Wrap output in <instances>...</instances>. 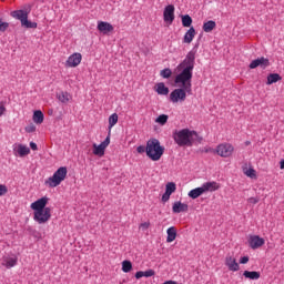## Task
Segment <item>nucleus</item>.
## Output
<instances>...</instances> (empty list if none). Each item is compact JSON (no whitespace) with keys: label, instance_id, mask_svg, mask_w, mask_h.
<instances>
[{"label":"nucleus","instance_id":"f257e3e1","mask_svg":"<svg viewBox=\"0 0 284 284\" xmlns=\"http://www.w3.org/2000/svg\"><path fill=\"white\" fill-rule=\"evenodd\" d=\"M196 63V47L187 52L185 59L178 65L176 70L180 72L174 80L179 87L170 94L172 103L183 102L187 99V94H192V72Z\"/></svg>","mask_w":284,"mask_h":284},{"label":"nucleus","instance_id":"f03ea898","mask_svg":"<svg viewBox=\"0 0 284 284\" xmlns=\"http://www.w3.org/2000/svg\"><path fill=\"white\" fill-rule=\"evenodd\" d=\"M173 140L179 145V148H192L194 142L201 143L203 138L199 136L196 131L190 129H182L173 132Z\"/></svg>","mask_w":284,"mask_h":284},{"label":"nucleus","instance_id":"7ed1b4c3","mask_svg":"<svg viewBox=\"0 0 284 284\" xmlns=\"http://www.w3.org/2000/svg\"><path fill=\"white\" fill-rule=\"evenodd\" d=\"M146 156L151 159V161H161V156H163L165 152V148L161 146V142L156 139H151L146 142Z\"/></svg>","mask_w":284,"mask_h":284},{"label":"nucleus","instance_id":"20e7f679","mask_svg":"<svg viewBox=\"0 0 284 284\" xmlns=\"http://www.w3.org/2000/svg\"><path fill=\"white\" fill-rule=\"evenodd\" d=\"M65 176H68V168L61 166L52 176L44 181V185H47V187H59V185L65 181Z\"/></svg>","mask_w":284,"mask_h":284},{"label":"nucleus","instance_id":"39448f33","mask_svg":"<svg viewBox=\"0 0 284 284\" xmlns=\"http://www.w3.org/2000/svg\"><path fill=\"white\" fill-rule=\"evenodd\" d=\"M28 14H30V12H28L27 10H16L11 12V17L20 21L22 28H27L28 30L37 29V22L28 20Z\"/></svg>","mask_w":284,"mask_h":284},{"label":"nucleus","instance_id":"423d86ee","mask_svg":"<svg viewBox=\"0 0 284 284\" xmlns=\"http://www.w3.org/2000/svg\"><path fill=\"white\" fill-rule=\"evenodd\" d=\"M52 209L45 207L42 211H34V221L39 223L40 225H43V223H48L50 221V217L52 216Z\"/></svg>","mask_w":284,"mask_h":284},{"label":"nucleus","instance_id":"0eeeda50","mask_svg":"<svg viewBox=\"0 0 284 284\" xmlns=\"http://www.w3.org/2000/svg\"><path fill=\"white\" fill-rule=\"evenodd\" d=\"M233 153L234 146L230 143H222L219 144L216 148V154H219V156H222L223 159L232 156Z\"/></svg>","mask_w":284,"mask_h":284},{"label":"nucleus","instance_id":"6e6552de","mask_svg":"<svg viewBox=\"0 0 284 284\" xmlns=\"http://www.w3.org/2000/svg\"><path fill=\"white\" fill-rule=\"evenodd\" d=\"M248 68L250 70H255V68H262V70H265L266 68H270V59L265 57L257 58L250 63Z\"/></svg>","mask_w":284,"mask_h":284},{"label":"nucleus","instance_id":"1a4fd4ad","mask_svg":"<svg viewBox=\"0 0 284 284\" xmlns=\"http://www.w3.org/2000/svg\"><path fill=\"white\" fill-rule=\"evenodd\" d=\"M110 145V135L105 138V140L101 144H93V154L95 156H104L105 155V148Z\"/></svg>","mask_w":284,"mask_h":284},{"label":"nucleus","instance_id":"9d476101","mask_svg":"<svg viewBox=\"0 0 284 284\" xmlns=\"http://www.w3.org/2000/svg\"><path fill=\"white\" fill-rule=\"evenodd\" d=\"M163 19L170 26L174 23V4H169L164 8Z\"/></svg>","mask_w":284,"mask_h":284},{"label":"nucleus","instance_id":"9b49d317","mask_svg":"<svg viewBox=\"0 0 284 284\" xmlns=\"http://www.w3.org/2000/svg\"><path fill=\"white\" fill-rule=\"evenodd\" d=\"M248 245L252 250H258L265 245V240L258 235H251L248 239Z\"/></svg>","mask_w":284,"mask_h":284},{"label":"nucleus","instance_id":"f8f14e48","mask_svg":"<svg viewBox=\"0 0 284 284\" xmlns=\"http://www.w3.org/2000/svg\"><path fill=\"white\" fill-rule=\"evenodd\" d=\"M225 265L230 272H239L241 270V266L236 263V258L232 255L225 257Z\"/></svg>","mask_w":284,"mask_h":284},{"label":"nucleus","instance_id":"ddd939ff","mask_svg":"<svg viewBox=\"0 0 284 284\" xmlns=\"http://www.w3.org/2000/svg\"><path fill=\"white\" fill-rule=\"evenodd\" d=\"M81 59H83L81 53L71 54L67 60V67L68 68H77V65H79L81 63Z\"/></svg>","mask_w":284,"mask_h":284},{"label":"nucleus","instance_id":"4468645a","mask_svg":"<svg viewBox=\"0 0 284 284\" xmlns=\"http://www.w3.org/2000/svg\"><path fill=\"white\" fill-rule=\"evenodd\" d=\"M98 30L102 34H110V32H114V27L110 22L100 21L98 22Z\"/></svg>","mask_w":284,"mask_h":284},{"label":"nucleus","instance_id":"2eb2a0df","mask_svg":"<svg viewBox=\"0 0 284 284\" xmlns=\"http://www.w3.org/2000/svg\"><path fill=\"white\" fill-rule=\"evenodd\" d=\"M45 205H48V197H41L31 203V210H34V212L43 211L45 210Z\"/></svg>","mask_w":284,"mask_h":284},{"label":"nucleus","instance_id":"dca6fc26","mask_svg":"<svg viewBox=\"0 0 284 284\" xmlns=\"http://www.w3.org/2000/svg\"><path fill=\"white\" fill-rule=\"evenodd\" d=\"M189 206L185 203H182L181 201H178L173 203L172 211L173 214H181V212H187Z\"/></svg>","mask_w":284,"mask_h":284},{"label":"nucleus","instance_id":"f3484780","mask_svg":"<svg viewBox=\"0 0 284 284\" xmlns=\"http://www.w3.org/2000/svg\"><path fill=\"white\" fill-rule=\"evenodd\" d=\"M17 256H4L2 260V265L7 267V270H10V267H14V265H17Z\"/></svg>","mask_w":284,"mask_h":284},{"label":"nucleus","instance_id":"a211bd4d","mask_svg":"<svg viewBox=\"0 0 284 284\" xmlns=\"http://www.w3.org/2000/svg\"><path fill=\"white\" fill-rule=\"evenodd\" d=\"M219 187H221V185H219V183L216 182H205L204 184H202V190H204L205 192H216V190H219Z\"/></svg>","mask_w":284,"mask_h":284},{"label":"nucleus","instance_id":"6ab92c4d","mask_svg":"<svg viewBox=\"0 0 284 284\" xmlns=\"http://www.w3.org/2000/svg\"><path fill=\"white\" fill-rule=\"evenodd\" d=\"M194 37H196V29H194V27H191L184 34L183 43H190L191 41H194Z\"/></svg>","mask_w":284,"mask_h":284},{"label":"nucleus","instance_id":"aec40b11","mask_svg":"<svg viewBox=\"0 0 284 284\" xmlns=\"http://www.w3.org/2000/svg\"><path fill=\"white\" fill-rule=\"evenodd\" d=\"M155 92H158V94H161L162 97H168V94H170V89L165 87V83L160 82L156 84Z\"/></svg>","mask_w":284,"mask_h":284},{"label":"nucleus","instance_id":"412c9836","mask_svg":"<svg viewBox=\"0 0 284 284\" xmlns=\"http://www.w3.org/2000/svg\"><path fill=\"white\" fill-rule=\"evenodd\" d=\"M243 276L250 278V281H258L261 278V273L256 271H244Z\"/></svg>","mask_w":284,"mask_h":284},{"label":"nucleus","instance_id":"4be33fe9","mask_svg":"<svg viewBox=\"0 0 284 284\" xmlns=\"http://www.w3.org/2000/svg\"><path fill=\"white\" fill-rule=\"evenodd\" d=\"M166 234V243H172L173 241L176 240V229L174 226L169 227Z\"/></svg>","mask_w":284,"mask_h":284},{"label":"nucleus","instance_id":"5701e85b","mask_svg":"<svg viewBox=\"0 0 284 284\" xmlns=\"http://www.w3.org/2000/svg\"><path fill=\"white\" fill-rule=\"evenodd\" d=\"M201 194H205V191L203 190V186L193 189L189 192L190 199H199V196H201Z\"/></svg>","mask_w":284,"mask_h":284},{"label":"nucleus","instance_id":"b1692460","mask_svg":"<svg viewBox=\"0 0 284 284\" xmlns=\"http://www.w3.org/2000/svg\"><path fill=\"white\" fill-rule=\"evenodd\" d=\"M215 28H216V22L213 20H209L203 23L202 30L204 32H212V30H214Z\"/></svg>","mask_w":284,"mask_h":284},{"label":"nucleus","instance_id":"393cba45","mask_svg":"<svg viewBox=\"0 0 284 284\" xmlns=\"http://www.w3.org/2000/svg\"><path fill=\"white\" fill-rule=\"evenodd\" d=\"M16 152H18L19 156H28L30 154V148L19 144L16 149Z\"/></svg>","mask_w":284,"mask_h":284},{"label":"nucleus","instance_id":"a878e982","mask_svg":"<svg viewBox=\"0 0 284 284\" xmlns=\"http://www.w3.org/2000/svg\"><path fill=\"white\" fill-rule=\"evenodd\" d=\"M283 78L278 73H271L267 75V85H272V83H277V81H281Z\"/></svg>","mask_w":284,"mask_h":284},{"label":"nucleus","instance_id":"bb28decb","mask_svg":"<svg viewBox=\"0 0 284 284\" xmlns=\"http://www.w3.org/2000/svg\"><path fill=\"white\" fill-rule=\"evenodd\" d=\"M43 112L41 110H37L33 112V122H36L38 125H41L43 123Z\"/></svg>","mask_w":284,"mask_h":284},{"label":"nucleus","instance_id":"cd10ccee","mask_svg":"<svg viewBox=\"0 0 284 284\" xmlns=\"http://www.w3.org/2000/svg\"><path fill=\"white\" fill-rule=\"evenodd\" d=\"M57 97L61 103H68L70 99H72V95H70L68 92H60L57 94Z\"/></svg>","mask_w":284,"mask_h":284},{"label":"nucleus","instance_id":"c85d7f7f","mask_svg":"<svg viewBox=\"0 0 284 284\" xmlns=\"http://www.w3.org/2000/svg\"><path fill=\"white\" fill-rule=\"evenodd\" d=\"M182 26L183 28H191L192 17H190V14L182 16Z\"/></svg>","mask_w":284,"mask_h":284},{"label":"nucleus","instance_id":"c756f323","mask_svg":"<svg viewBox=\"0 0 284 284\" xmlns=\"http://www.w3.org/2000/svg\"><path fill=\"white\" fill-rule=\"evenodd\" d=\"M165 192L168 194H174V192H176V184L174 182H169L165 186Z\"/></svg>","mask_w":284,"mask_h":284},{"label":"nucleus","instance_id":"7c9ffc66","mask_svg":"<svg viewBox=\"0 0 284 284\" xmlns=\"http://www.w3.org/2000/svg\"><path fill=\"white\" fill-rule=\"evenodd\" d=\"M115 123H119V115L113 113L109 116V128H114Z\"/></svg>","mask_w":284,"mask_h":284},{"label":"nucleus","instance_id":"2f4dec72","mask_svg":"<svg viewBox=\"0 0 284 284\" xmlns=\"http://www.w3.org/2000/svg\"><path fill=\"white\" fill-rule=\"evenodd\" d=\"M132 271V262L130 261H123L122 262V272H125V274H128V272Z\"/></svg>","mask_w":284,"mask_h":284},{"label":"nucleus","instance_id":"473e14b6","mask_svg":"<svg viewBox=\"0 0 284 284\" xmlns=\"http://www.w3.org/2000/svg\"><path fill=\"white\" fill-rule=\"evenodd\" d=\"M160 75L162 77V79H170V77H172V70L170 68L163 69L160 72Z\"/></svg>","mask_w":284,"mask_h":284},{"label":"nucleus","instance_id":"72a5a7b5","mask_svg":"<svg viewBox=\"0 0 284 284\" xmlns=\"http://www.w3.org/2000/svg\"><path fill=\"white\" fill-rule=\"evenodd\" d=\"M156 123H160V125H165L168 123V115L161 114L156 118Z\"/></svg>","mask_w":284,"mask_h":284},{"label":"nucleus","instance_id":"f704fd0d","mask_svg":"<svg viewBox=\"0 0 284 284\" xmlns=\"http://www.w3.org/2000/svg\"><path fill=\"white\" fill-rule=\"evenodd\" d=\"M8 28H10V23L3 22V20H1V18H0V32H6V30H8Z\"/></svg>","mask_w":284,"mask_h":284},{"label":"nucleus","instance_id":"c9c22d12","mask_svg":"<svg viewBox=\"0 0 284 284\" xmlns=\"http://www.w3.org/2000/svg\"><path fill=\"white\" fill-rule=\"evenodd\" d=\"M26 132H28L29 134L32 132H37V126L34 124H29L24 128Z\"/></svg>","mask_w":284,"mask_h":284},{"label":"nucleus","instance_id":"e433bc0d","mask_svg":"<svg viewBox=\"0 0 284 284\" xmlns=\"http://www.w3.org/2000/svg\"><path fill=\"white\" fill-rule=\"evenodd\" d=\"M246 176H250L251 179H254V176H256V171L254 169H248L245 172Z\"/></svg>","mask_w":284,"mask_h":284},{"label":"nucleus","instance_id":"4c0bfd02","mask_svg":"<svg viewBox=\"0 0 284 284\" xmlns=\"http://www.w3.org/2000/svg\"><path fill=\"white\" fill-rule=\"evenodd\" d=\"M4 194H8V186L0 184V196H4Z\"/></svg>","mask_w":284,"mask_h":284},{"label":"nucleus","instance_id":"58836bf2","mask_svg":"<svg viewBox=\"0 0 284 284\" xmlns=\"http://www.w3.org/2000/svg\"><path fill=\"white\" fill-rule=\"evenodd\" d=\"M6 114V102H0V116H3Z\"/></svg>","mask_w":284,"mask_h":284},{"label":"nucleus","instance_id":"ea45409f","mask_svg":"<svg viewBox=\"0 0 284 284\" xmlns=\"http://www.w3.org/2000/svg\"><path fill=\"white\" fill-rule=\"evenodd\" d=\"M170 196H172V194L164 192V194L162 195L163 203H168L170 201Z\"/></svg>","mask_w":284,"mask_h":284},{"label":"nucleus","instance_id":"a19ab883","mask_svg":"<svg viewBox=\"0 0 284 284\" xmlns=\"http://www.w3.org/2000/svg\"><path fill=\"white\" fill-rule=\"evenodd\" d=\"M260 199L258 197H250L247 200V203H251V205H256L258 203Z\"/></svg>","mask_w":284,"mask_h":284},{"label":"nucleus","instance_id":"79ce46f5","mask_svg":"<svg viewBox=\"0 0 284 284\" xmlns=\"http://www.w3.org/2000/svg\"><path fill=\"white\" fill-rule=\"evenodd\" d=\"M143 273H144L145 278H150V276H154L153 270H148V271H144Z\"/></svg>","mask_w":284,"mask_h":284},{"label":"nucleus","instance_id":"37998d69","mask_svg":"<svg viewBox=\"0 0 284 284\" xmlns=\"http://www.w3.org/2000/svg\"><path fill=\"white\" fill-rule=\"evenodd\" d=\"M240 263H241L242 265H245V264L250 263V257H248V256H243V257H241V258H240Z\"/></svg>","mask_w":284,"mask_h":284},{"label":"nucleus","instance_id":"c03bdc74","mask_svg":"<svg viewBox=\"0 0 284 284\" xmlns=\"http://www.w3.org/2000/svg\"><path fill=\"white\" fill-rule=\"evenodd\" d=\"M145 150H146V146H143V145H140V146L136 148V152L139 154H143V152H145Z\"/></svg>","mask_w":284,"mask_h":284},{"label":"nucleus","instance_id":"a18cd8bd","mask_svg":"<svg viewBox=\"0 0 284 284\" xmlns=\"http://www.w3.org/2000/svg\"><path fill=\"white\" fill-rule=\"evenodd\" d=\"M143 276H144L143 271H140V272L135 273V278H143Z\"/></svg>","mask_w":284,"mask_h":284},{"label":"nucleus","instance_id":"49530a36","mask_svg":"<svg viewBox=\"0 0 284 284\" xmlns=\"http://www.w3.org/2000/svg\"><path fill=\"white\" fill-rule=\"evenodd\" d=\"M30 148H31V150H33V151H37V150H38L37 143H34V142H30Z\"/></svg>","mask_w":284,"mask_h":284},{"label":"nucleus","instance_id":"de8ad7c7","mask_svg":"<svg viewBox=\"0 0 284 284\" xmlns=\"http://www.w3.org/2000/svg\"><path fill=\"white\" fill-rule=\"evenodd\" d=\"M141 227H143V230H148V227H150V223L144 222L141 224Z\"/></svg>","mask_w":284,"mask_h":284},{"label":"nucleus","instance_id":"09e8293b","mask_svg":"<svg viewBox=\"0 0 284 284\" xmlns=\"http://www.w3.org/2000/svg\"><path fill=\"white\" fill-rule=\"evenodd\" d=\"M280 168H281V170H284V160H282V161L280 162Z\"/></svg>","mask_w":284,"mask_h":284},{"label":"nucleus","instance_id":"8fccbe9b","mask_svg":"<svg viewBox=\"0 0 284 284\" xmlns=\"http://www.w3.org/2000/svg\"><path fill=\"white\" fill-rule=\"evenodd\" d=\"M205 152H212V149H206Z\"/></svg>","mask_w":284,"mask_h":284}]
</instances>
